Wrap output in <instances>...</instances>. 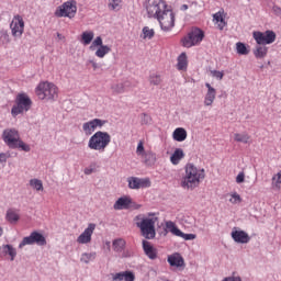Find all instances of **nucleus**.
<instances>
[{
	"label": "nucleus",
	"instance_id": "dca6fc26",
	"mask_svg": "<svg viewBox=\"0 0 281 281\" xmlns=\"http://www.w3.org/2000/svg\"><path fill=\"white\" fill-rule=\"evenodd\" d=\"M166 227H167L168 232L173 234V236H178L179 238H183L184 240H194L196 238V236L194 234H186V233L181 232V229H179V227H177V224H175L171 221L166 223Z\"/></svg>",
	"mask_w": 281,
	"mask_h": 281
},
{
	"label": "nucleus",
	"instance_id": "37998d69",
	"mask_svg": "<svg viewBox=\"0 0 281 281\" xmlns=\"http://www.w3.org/2000/svg\"><path fill=\"white\" fill-rule=\"evenodd\" d=\"M211 76H213V78H216L217 80H221L222 78H224L225 72L220 70H211Z\"/></svg>",
	"mask_w": 281,
	"mask_h": 281
},
{
	"label": "nucleus",
	"instance_id": "9d476101",
	"mask_svg": "<svg viewBox=\"0 0 281 281\" xmlns=\"http://www.w3.org/2000/svg\"><path fill=\"white\" fill-rule=\"evenodd\" d=\"M26 245H38L40 247H45L47 245V239L45 236L38 232H32L30 236H26L19 244V249H23Z\"/></svg>",
	"mask_w": 281,
	"mask_h": 281
},
{
	"label": "nucleus",
	"instance_id": "a878e982",
	"mask_svg": "<svg viewBox=\"0 0 281 281\" xmlns=\"http://www.w3.org/2000/svg\"><path fill=\"white\" fill-rule=\"evenodd\" d=\"M172 137L175 142H186L188 139V132L183 127H178L173 131Z\"/></svg>",
	"mask_w": 281,
	"mask_h": 281
},
{
	"label": "nucleus",
	"instance_id": "393cba45",
	"mask_svg": "<svg viewBox=\"0 0 281 281\" xmlns=\"http://www.w3.org/2000/svg\"><path fill=\"white\" fill-rule=\"evenodd\" d=\"M267 54H269V47L262 44H258V46L254 49V56L258 59H262L267 57Z\"/></svg>",
	"mask_w": 281,
	"mask_h": 281
},
{
	"label": "nucleus",
	"instance_id": "423d86ee",
	"mask_svg": "<svg viewBox=\"0 0 281 281\" xmlns=\"http://www.w3.org/2000/svg\"><path fill=\"white\" fill-rule=\"evenodd\" d=\"M38 100H56L58 98V87L49 81H42L35 89Z\"/></svg>",
	"mask_w": 281,
	"mask_h": 281
},
{
	"label": "nucleus",
	"instance_id": "79ce46f5",
	"mask_svg": "<svg viewBox=\"0 0 281 281\" xmlns=\"http://www.w3.org/2000/svg\"><path fill=\"white\" fill-rule=\"evenodd\" d=\"M149 82H150V85H155V86L161 85V76H159V75H151L149 77Z\"/></svg>",
	"mask_w": 281,
	"mask_h": 281
},
{
	"label": "nucleus",
	"instance_id": "4c0bfd02",
	"mask_svg": "<svg viewBox=\"0 0 281 281\" xmlns=\"http://www.w3.org/2000/svg\"><path fill=\"white\" fill-rule=\"evenodd\" d=\"M236 49L237 54H239L240 56H247V54H249L247 46L240 42L236 44Z\"/></svg>",
	"mask_w": 281,
	"mask_h": 281
},
{
	"label": "nucleus",
	"instance_id": "8fccbe9b",
	"mask_svg": "<svg viewBox=\"0 0 281 281\" xmlns=\"http://www.w3.org/2000/svg\"><path fill=\"white\" fill-rule=\"evenodd\" d=\"M88 63L92 66L94 71H95V69H98V63H95V60L90 59Z\"/></svg>",
	"mask_w": 281,
	"mask_h": 281
},
{
	"label": "nucleus",
	"instance_id": "6e6552de",
	"mask_svg": "<svg viewBox=\"0 0 281 281\" xmlns=\"http://www.w3.org/2000/svg\"><path fill=\"white\" fill-rule=\"evenodd\" d=\"M77 12L78 2H76V0H68L56 9L55 16H57L58 19H74Z\"/></svg>",
	"mask_w": 281,
	"mask_h": 281
},
{
	"label": "nucleus",
	"instance_id": "f704fd0d",
	"mask_svg": "<svg viewBox=\"0 0 281 281\" xmlns=\"http://www.w3.org/2000/svg\"><path fill=\"white\" fill-rule=\"evenodd\" d=\"M136 155L138 157H142V159H146V157H148L146 149H144V142H142V140H139V143L137 145Z\"/></svg>",
	"mask_w": 281,
	"mask_h": 281
},
{
	"label": "nucleus",
	"instance_id": "473e14b6",
	"mask_svg": "<svg viewBox=\"0 0 281 281\" xmlns=\"http://www.w3.org/2000/svg\"><path fill=\"white\" fill-rule=\"evenodd\" d=\"M249 139H251V136L247 133H235L234 134V140L238 142L239 144H249Z\"/></svg>",
	"mask_w": 281,
	"mask_h": 281
},
{
	"label": "nucleus",
	"instance_id": "72a5a7b5",
	"mask_svg": "<svg viewBox=\"0 0 281 281\" xmlns=\"http://www.w3.org/2000/svg\"><path fill=\"white\" fill-rule=\"evenodd\" d=\"M97 256L98 255L95 252H83L80 260L85 262V265H89V262H93V260H95Z\"/></svg>",
	"mask_w": 281,
	"mask_h": 281
},
{
	"label": "nucleus",
	"instance_id": "c9c22d12",
	"mask_svg": "<svg viewBox=\"0 0 281 281\" xmlns=\"http://www.w3.org/2000/svg\"><path fill=\"white\" fill-rule=\"evenodd\" d=\"M30 186L33 188V190H36L37 192H42L43 190V181L38 179H31Z\"/></svg>",
	"mask_w": 281,
	"mask_h": 281
},
{
	"label": "nucleus",
	"instance_id": "f8f14e48",
	"mask_svg": "<svg viewBox=\"0 0 281 281\" xmlns=\"http://www.w3.org/2000/svg\"><path fill=\"white\" fill-rule=\"evenodd\" d=\"M252 36L257 45H271V43H276V32L273 31H256L252 33Z\"/></svg>",
	"mask_w": 281,
	"mask_h": 281
},
{
	"label": "nucleus",
	"instance_id": "20e7f679",
	"mask_svg": "<svg viewBox=\"0 0 281 281\" xmlns=\"http://www.w3.org/2000/svg\"><path fill=\"white\" fill-rule=\"evenodd\" d=\"M111 144V134L108 132L98 131L88 140V148L97 150V153H104Z\"/></svg>",
	"mask_w": 281,
	"mask_h": 281
},
{
	"label": "nucleus",
	"instance_id": "6ab92c4d",
	"mask_svg": "<svg viewBox=\"0 0 281 281\" xmlns=\"http://www.w3.org/2000/svg\"><path fill=\"white\" fill-rule=\"evenodd\" d=\"M205 87L207 91L204 97V106H212V104H214V100H216V89L207 82L205 83Z\"/></svg>",
	"mask_w": 281,
	"mask_h": 281
},
{
	"label": "nucleus",
	"instance_id": "3c124183",
	"mask_svg": "<svg viewBox=\"0 0 281 281\" xmlns=\"http://www.w3.org/2000/svg\"><path fill=\"white\" fill-rule=\"evenodd\" d=\"M2 36L5 38L7 43H10V35H8V33L2 34Z\"/></svg>",
	"mask_w": 281,
	"mask_h": 281
},
{
	"label": "nucleus",
	"instance_id": "ddd939ff",
	"mask_svg": "<svg viewBox=\"0 0 281 281\" xmlns=\"http://www.w3.org/2000/svg\"><path fill=\"white\" fill-rule=\"evenodd\" d=\"M95 47H99L94 53L97 58H104V56L111 52V46L104 45L102 37L100 36H97L94 41H92V44L90 45L91 52H94Z\"/></svg>",
	"mask_w": 281,
	"mask_h": 281
},
{
	"label": "nucleus",
	"instance_id": "39448f33",
	"mask_svg": "<svg viewBox=\"0 0 281 281\" xmlns=\"http://www.w3.org/2000/svg\"><path fill=\"white\" fill-rule=\"evenodd\" d=\"M136 227H139L142 236L147 240H153L155 236H157V232L155 231V224L157 223V218L155 217H144L138 215L135 217Z\"/></svg>",
	"mask_w": 281,
	"mask_h": 281
},
{
	"label": "nucleus",
	"instance_id": "c756f323",
	"mask_svg": "<svg viewBox=\"0 0 281 281\" xmlns=\"http://www.w3.org/2000/svg\"><path fill=\"white\" fill-rule=\"evenodd\" d=\"M94 36H95V33H93V31H85L81 34L82 45H91V43L93 42Z\"/></svg>",
	"mask_w": 281,
	"mask_h": 281
},
{
	"label": "nucleus",
	"instance_id": "2f4dec72",
	"mask_svg": "<svg viewBox=\"0 0 281 281\" xmlns=\"http://www.w3.org/2000/svg\"><path fill=\"white\" fill-rule=\"evenodd\" d=\"M2 249L5 256H10L11 262L14 261V258H16V248H14L12 245L7 244L2 246Z\"/></svg>",
	"mask_w": 281,
	"mask_h": 281
},
{
	"label": "nucleus",
	"instance_id": "de8ad7c7",
	"mask_svg": "<svg viewBox=\"0 0 281 281\" xmlns=\"http://www.w3.org/2000/svg\"><path fill=\"white\" fill-rule=\"evenodd\" d=\"M272 12L276 14V16H281V8L278 5L272 7Z\"/></svg>",
	"mask_w": 281,
	"mask_h": 281
},
{
	"label": "nucleus",
	"instance_id": "a18cd8bd",
	"mask_svg": "<svg viewBox=\"0 0 281 281\" xmlns=\"http://www.w3.org/2000/svg\"><path fill=\"white\" fill-rule=\"evenodd\" d=\"M8 159H10V154H8V153L0 154V164H5V161H8Z\"/></svg>",
	"mask_w": 281,
	"mask_h": 281
},
{
	"label": "nucleus",
	"instance_id": "5701e85b",
	"mask_svg": "<svg viewBox=\"0 0 281 281\" xmlns=\"http://www.w3.org/2000/svg\"><path fill=\"white\" fill-rule=\"evenodd\" d=\"M213 21L217 25L218 30H224L227 23L225 22V12L218 11L213 15Z\"/></svg>",
	"mask_w": 281,
	"mask_h": 281
},
{
	"label": "nucleus",
	"instance_id": "864d4df0",
	"mask_svg": "<svg viewBox=\"0 0 281 281\" xmlns=\"http://www.w3.org/2000/svg\"><path fill=\"white\" fill-rule=\"evenodd\" d=\"M0 236H3V228L0 226Z\"/></svg>",
	"mask_w": 281,
	"mask_h": 281
},
{
	"label": "nucleus",
	"instance_id": "a19ab883",
	"mask_svg": "<svg viewBox=\"0 0 281 281\" xmlns=\"http://www.w3.org/2000/svg\"><path fill=\"white\" fill-rule=\"evenodd\" d=\"M229 203L236 205V203H243V198L237 192L231 193Z\"/></svg>",
	"mask_w": 281,
	"mask_h": 281
},
{
	"label": "nucleus",
	"instance_id": "9b49d317",
	"mask_svg": "<svg viewBox=\"0 0 281 281\" xmlns=\"http://www.w3.org/2000/svg\"><path fill=\"white\" fill-rule=\"evenodd\" d=\"M10 30L13 38H21L25 32V21L21 14H15L10 23Z\"/></svg>",
	"mask_w": 281,
	"mask_h": 281
},
{
	"label": "nucleus",
	"instance_id": "4be33fe9",
	"mask_svg": "<svg viewBox=\"0 0 281 281\" xmlns=\"http://www.w3.org/2000/svg\"><path fill=\"white\" fill-rule=\"evenodd\" d=\"M143 249L150 260H155L157 258V249L150 245V241L143 240Z\"/></svg>",
	"mask_w": 281,
	"mask_h": 281
},
{
	"label": "nucleus",
	"instance_id": "e433bc0d",
	"mask_svg": "<svg viewBox=\"0 0 281 281\" xmlns=\"http://www.w3.org/2000/svg\"><path fill=\"white\" fill-rule=\"evenodd\" d=\"M108 8L109 10H122V0H109Z\"/></svg>",
	"mask_w": 281,
	"mask_h": 281
},
{
	"label": "nucleus",
	"instance_id": "2eb2a0df",
	"mask_svg": "<svg viewBox=\"0 0 281 281\" xmlns=\"http://www.w3.org/2000/svg\"><path fill=\"white\" fill-rule=\"evenodd\" d=\"M128 188L131 190H139L144 188H150L151 182L149 178H137L130 177L127 178Z\"/></svg>",
	"mask_w": 281,
	"mask_h": 281
},
{
	"label": "nucleus",
	"instance_id": "ea45409f",
	"mask_svg": "<svg viewBox=\"0 0 281 281\" xmlns=\"http://www.w3.org/2000/svg\"><path fill=\"white\" fill-rule=\"evenodd\" d=\"M281 186V170L272 177V188L280 189Z\"/></svg>",
	"mask_w": 281,
	"mask_h": 281
},
{
	"label": "nucleus",
	"instance_id": "a211bd4d",
	"mask_svg": "<svg viewBox=\"0 0 281 281\" xmlns=\"http://www.w3.org/2000/svg\"><path fill=\"white\" fill-rule=\"evenodd\" d=\"M231 236L235 243H238L239 245H247L249 240H251V237H249V234L245 231L233 228Z\"/></svg>",
	"mask_w": 281,
	"mask_h": 281
},
{
	"label": "nucleus",
	"instance_id": "412c9836",
	"mask_svg": "<svg viewBox=\"0 0 281 281\" xmlns=\"http://www.w3.org/2000/svg\"><path fill=\"white\" fill-rule=\"evenodd\" d=\"M131 203H133V200L128 196H122L116 200L113 207L114 210H128L131 207Z\"/></svg>",
	"mask_w": 281,
	"mask_h": 281
},
{
	"label": "nucleus",
	"instance_id": "603ef678",
	"mask_svg": "<svg viewBox=\"0 0 281 281\" xmlns=\"http://www.w3.org/2000/svg\"><path fill=\"white\" fill-rule=\"evenodd\" d=\"M180 10H182L183 12H186V10H188V4H182Z\"/></svg>",
	"mask_w": 281,
	"mask_h": 281
},
{
	"label": "nucleus",
	"instance_id": "7c9ffc66",
	"mask_svg": "<svg viewBox=\"0 0 281 281\" xmlns=\"http://www.w3.org/2000/svg\"><path fill=\"white\" fill-rule=\"evenodd\" d=\"M113 250L116 251V254H122L126 247V240L119 238L115 239L112 244Z\"/></svg>",
	"mask_w": 281,
	"mask_h": 281
},
{
	"label": "nucleus",
	"instance_id": "f03ea898",
	"mask_svg": "<svg viewBox=\"0 0 281 281\" xmlns=\"http://www.w3.org/2000/svg\"><path fill=\"white\" fill-rule=\"evenodd\" d=\"M205 179V169L196 167L192 162L184 166V176L180 181L183 190H196Z\"/></svg>",
	"mask_w": 281,
	"mask_h": 281
},
{
	"label": "nucleus",
	"instance_id": "bb28decb",
	"mask_svg": "<svg viewBox=\"0 0 281 281\" xmlns=\"http://www.w3.org/2000/svg\"><path fill=\"white\" fill-rule=\"evenodd\" d=\"M21 218V215L19 214L18 209H9L5 214V220L9 223H19V220Z\"/></svg>",
	"mask_w": 281,
	"mask_h": 281
},
{
	"label": "nucleus",
	"instance_id": "f257e3e1",
	"mask_svg": "<svg viewBox=\"0 0 281 281\" xmlns=\"http://www.w3.org/2000/svg\"><path fill=\"white\" fill-rule=\"evenodd\" d=\"M146 12L149 19L158 20L164 32H170L175 27V11L168 7L166 0H148Z\"/></svg>",
	"mask_w": 281,
	"mask_h": 281
},
{
	"label": "nucleus",
	"instance_id": "58836bf2",
	"mask_svg": "<svg viewBox=\"0 0 281 281\" xmlns=\"http://www.w3.org/2000/svg\"><path fill=\"white\" fill-rule=\"evenodd\" d=\"M155 36V30L148 27V26H145L143 27V38H153Z\"/></svg>",
	"mask_w": 281,
	"mask_h": 281
},
{
	"label": "nucleus",
	"instance_id": "f3484780",
	"mask_svg": "<svg viewBox=\"0 0 281 281\" xmlns=\"http://www.w3.org/2000/svg\"><path fill=\"white\" fill-rule=\"evenodd\" d=\"M94 232H95V224L94 223L88 224V227L77 237L78 245H89V243H91V238Z\"/></svg>",
	"mask_w": 281,
	"mask_h": 281
},
{
	"label": "nucleus",
	"instance_id": "c03bdc74",
	"mask_svg": "<svg viewBox=\"0 0 281 281\" xmlns=\"http://www.w3.org/2000/svg\"><path fill=\"white\" fill-rule=\"evenodd\" d=\"M115 93H124L126 91V85L119 83L114 87Z\"/></svg>",
	"mask_w": 281,
	"mask_h": 281
},
{
	"label": "nucleus",
	"instance_id": "cd10ccee",
	"mask_svg": "<svg viewBox=\"0 0 281 281\" xmlns=\"http://www.w3.org/2000/svg\"><path fill=\"white\" fill-rule=\"evenodd\" d=\"M177 69L178 71H187L188 70V55L186 53H181L178 57Z\"/></svg>",
	"mask_w": 281,
	"mask_h": 281
},
{
	"label": "nucleus",
	"instance_id": "4468645a",
	"mask_svg": "<svg viewBox=\"0 0 281 281\" xmlns=\"http://www.w3.org/2000/svg\"><path fill=\"white\" fill-rule=\"evenodd\" d=\"M106 124V121L101 119H93L82 124V131L85 135H93L98 128H102Z\"/></svg>",
	"mask_w": 281,
	"mask_h": 281
},
{
	"label": "nucleus",
	"instance_id": "aec40b11",
	"mask_svg": "<svg viewBox=\"0 0 281 281\" xmlns=\"http://www.w3.org/2000/svg\"><path fill=\"white\" fill-rule=\"evenodd\" d=\"M113 281H135V273L131 271H123L112 274Z\"/></svg>",
	"mask_w": 281,
	"mask_h": 281
},
{
	"label": "nucleus",
	"instance_id": "49530a36",
	"mask_svg": "<svg viewBox=\"0 0 281 281\" xmlns=\"http://www.w3.org/2000/svg\"><path fill=\"white\" fill-rule=\"evenodd\" d=\"M236 183H245V172H239L236 177Z\"/></svg>",
	"mask_w": 281,
	"mask_h": 281
},
{
	"label": "nucleus",
	"instance_id": "7ed1b4c3",
	"mask_svg": "<svg viewBox=\"0 0 281 281\" xmlns=\"http://www.w3.org/2000/svg\"><path fill=\"white\" fill-rule=\"evenodd\" d=\"M2 139H3L4 144H7V146H9V148H13V149L14 148H20L24 153H30V150H32L30 145L25 144L21 139V134H19L16 128H7V130H4L3 133H2Z\"/></svg>",
	"mask_w": 281,
	"mask_h": 281
},
{
	"label": "nucleus",
	"instance_id": "b1692460",
	"mask_svg": "<svg viewBox=\"0 0 281 281\" xmlns=\"http://www.w3.org/2000/svg\"><path fill=\"white\" fill-rule=\"evenodd\" d=\"M186 157V153H183V149L177 148L173 154L170 156V161L172 166H179L181 164V159Z\"/></svg>",
	"mask_w": 281,
	"mask_h": 281
},
{
	"label": "nucleus",
	"instance_id": "09e8293b",
	"mask_svg": "<svg viewBox=\"0 0 281 281\" xmlns=\"http://www.w3.org/2000/svg\"><path fill=\"white\" fill-rule=\"evenodd\" d=\"M83 172L85 175H93V172H95V168L87 167Z\"/></svg>",
	"mask_w": 281,
	"mask_h": 281
},
{
	"label": "nucleus",
	"instance_id": "1a4fd4ad",
	"mask_svg": "<svg viewBox=\"0 0 281 281\" xmlns=\"http://www.w3.org/2000/svg\"><path fill=\"white\" fill-rule=\"evenodd\" d=\"M205 37V33L201 29H193L186 37L182 38L183 47H194V45H199L203 38Z\"/></svg>",
	"mask_w": 281,
	"mask_h": 281
},
{
	"label": "nucleus",
	"instance_id": "0eeeda50",
	"mask_svg": "<svg viewBox=\"0 0 281 281\" xmlns=\"http://www.w3.org/2000/svg\"><path fill=\"white\" fill-rule=\"evenodd\" d=\"M30 109H32V99L30 95H27V93H19L11 109V115L12 117L23 115V113H27Z\"/></svg>",
	"mask_w": 281,
	"mask_h": 281
},
{
	"label": "nucleus",
	"instance_id": "c85d7f7f",
	"mask_svg": "<svg viewBox=\"0 0 281 281\" xmlns=\"http://www.w3.org/2000/svg\"><path fill=\"white\" fill-rule=\"evenodd\" d=\"M168 262L171 267H183L184 265L183 257H181V255L179 254H173L169 256Z\"/></svg>",
	"mask_w": 281,
	"mask_h": 281
}]
</instances>
